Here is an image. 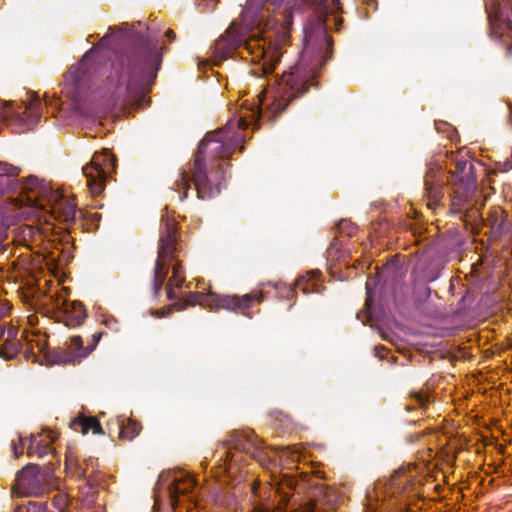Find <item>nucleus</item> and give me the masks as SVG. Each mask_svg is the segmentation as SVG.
I'll return each instance as SVG.
<instances>
[{
    "label": "nucleus",
    "mask_w": 512,
    "mask_h": 512,
    "mask_svg": "<svg viewBox=\"0 0 512 512\" xmlns=\"http://www.w3.org/2000/svg\"><path fill=\"white\" fill-rule=\"evenodd\" d=\"M303 51L300 63L290 72L284 73L275 86L264 90L257 95V101L248 104L243 102L237 116L230 119L225 127L209 132L200 142L195 159L192 176L183 171L177 190L183 189L180 196L183 200L187 196V190L192 181L196 187L199 198L214 197L219 190L208 189V181L205 171V161L216 157H227L236 149L242 148L241 144L245 136L242 130L249 125H256L260 116V105L268 101L267 113L272 118L279 115L288 104L296 97L302 95L307 89L308 75L315 77L320 69L331 57L332 39L330 34H304Z\"/></svg>",
    "instance_id": "1"
},
{
    "label": "nucleus",
    "mask_w": 512,
    "mask_h": 512,
    "mask_svg": "<svg viewBox=\"0 0 512 512\" xmlns=\"http://www.w3.org/2000/svg\"><path fill=\"white\" fill-rule=\"evenodd\" d=\"M20 198H14L12 215L5 212L1 222L11 226L18 220L31 217H44L49 223L50 218L60 221H72L76 214V203L63 190H52L48 183L36 177L25 179V185Z\"/></svg>",
    "instance_id": "2"
},
{
    "label": "nucleus",
    "mask_w": 512,
    "mask_h": 512,
    "mask_svg": "<svg viewBox=\"0 0 512 512\" xmlns=\"http://www.w3.org/2000/svg\"><path fill=\"white\" fill-rule=\"evenodd\" d=\"M296 4L284 0H247L238 19L224 32H287Z\"/></svg>",
    "instance_id": "3"
},
{
    "label": "nucleus",
    "mask_w": 512,
    "mask_h": 512,
    "mask_svg": "<svg viewBox=\"0 0 512 512\" xmlns=\"http://www.w3.org/2000/svg\"><path fill=\"white\" fill-rule=\"evenodd\" d=\"M243 34H221L215 42V53L220 58H226L242 45L246 50L255 54L256 58L263 59L265 73H271L282 55V48L290 41V34H274L264 37L245 39Z\"/></svg>",
    "instance_id": "4"
},
{
    "label": "nucleus",
    "mask_w": 512,
    "mask_h": 512,
    "mask_svg": "<svg viewBox=\"0 0 512 512\" xmlns=\"http://www.w3.org/2000/svg\"><path fill=\"white\" fill-rule=\"evenodd\" d=\"M176 241V223L167 219L160 234V247L154 272V290L156 294L161 290L171 267L172 275L169 277L166 286L167 297L170 300L182 296V287L185 282L181 264L178 261L174 262L173 254L176 251Z\"/></svg>",
    "instance_id": "5"
},
{
    "label": "nucleus",
    "mask_w": 512,
    "mask_h": 512,
    "mask_svg": "<svg viewBox=\"0 0 512 512\" xmlns=\"http://www.w3.org/2000/svg\"><path fill=\"white\" fill-rule=\"evenodd\" d=\"M142 85V70L119 60L113 64L107 78L105 95L113 105L125 106L137 100Z\"/></svg>",
    "instance_id": "6"
},
{
    "label": "nucleus",
    "mask_w": 512,
    "mask_h": 512,
    "mask_svg": "<svg viewBox=\"0 0 512 512\" xmlns=\"http://www.w3.org/2000/svg\"><path fill=\"white\" fill-rule=\"evenodd\" d=\"M41 101L38 95L31 93L27 101L21 104L0 103V121L6 122L17 133L32 129L41 116Z\"/></svg>",
    "instance_id": "7"
},
{
    "label": "nucleus",
    "mask_w": 512,
    "mask_h": 512,
    "mask_svg": "<svg viewBox=\"0 0 512 512\" xmlns=\"http://www.w3.org/2000/svg\"><path fill=\"white\" fill-rule=\"evenodd\" d=\"M115 170V158L108 149L94 153L91 162L82 171L87 179V186L93 196L100 195L109 175Z\"/></svg>",
    "instance_id": "8"
},
{
    "label": "nucleus",
    "mask_w": 512,
    "mask_h": 512,
    "mask_svg": "<svg viewBox=\"0 0 512 512\" xmlns=\"http://www.w3.org/2000/svg\"><path fill=\"white\" fill-rule=\"evenodd\" d=\"M94 54L87 52L79 63L70 67L64 76L62 94L73 101L80 98L87 81L96 73Z\"/></svg>",
    "instance_id": "9"
},
{
    "label": "nucleus",
    "mask_w": 512,
    "mask_h": 512,
    "mask_svg": "<svg viewBox=\"0 0 512 512\" xmlns=\"http://www.w3.org/2000/svg\"><path fill=\"white\" fill-rule=\"evenodd\" d=\"M452 179L454 182L452 207L455 212H461L476 191L472 165L467 161H458L452 173Z\"/></svg>",
    "instance_id": "10"
},
{
    "label": "nucleus",
    "mask_w": 512,
    "mask_h": 512,
    "mask_svg": "<svg viewBox=\"0 0 512 512\" xmlns=\"http://www.w3.org/2000/svg\"><path fill=\"white\" fill-rule=\"evenodd\" d=\"M53 309L57 310L60 319L66 326H78L85 318V310L81 302L67 299V288H59L50 296Z\"/></svg>",
    "instance_id": "11"
},
{
    "label": "nucleus",
    "mask_w": 512,
    "mask_h": 512,
    "mask_svg": "<svg viewBox=\"0 0 512 512\" xmlns=\"http://www.w3.org/2000/svg\"><path fill=\"white\" fill-rule=\"evenodd\" d=\"M57 432L51 430H43L37 434H31L29 438L23 439L19 436V444L13 443V454L15 458L23 453L25 443L28 441L27 454L43 457L53 451L51 444L57 439Z\"/></svg>",
    "instance_id": "12"
},
{
    "label": "nucleus",
    "mask_w": 512,
    "mask_h": 512,
    "mask_svg": "<svg viewBox=\"0 0 512 512\" xmlns=\"http://www.w3.org/2000/svg\"><path fill=\"white\" fill-rule=\"evenodd\" d=\"M18 173L19 169L17 167L0 162V195L11 194L10 207L3 211L1 217L7 211L9 215H12L14 213L12 209L13 199L22 196L23 189L21 186L25 185V180L16 179Z\"/></svg>",
    "instance_id": "13"
},
{
    "label": "nucleus",
    "mask_w": 512,
    "mask_h": 512,
    "mask_svg": "<svg viewBox=\"0 0 512 512\" xmlns=\"http://www.w3.org/2000/svg\"><path fill=\"white\" fill-rule=\"evenodd\" d=\"M262 293L261 292H252L249 294H245L241 297L237 295H217V294H209L207 301L213 303L218 308H223L232 311H241L244 312L248 309L253 303L261 302Z\"/></svg>",
    "instance_id": "14"
},
{
    "label": "nucleus",
    "mask_w": 512,
    "mask_h": 512,
    "mask_svg": "<svg viewBox=\"0 0 512 512\" xmlns=\"http://www.w3.org/2000/svg\"><path fill=\"white\" fill-rule=\"evenodd\" d=\"M413 477L410 467L397 470L387 482L384 484L378 483L376 485L375 491L368 494L369 501H371L374 496L378 497L379 491L382 489H385V493H390L391 495L406 491Z\"/></svg>",
    "instance_id": "15"
},
{
    "label": "nucleus",
    "mask_w": 512,
    "mask_h": 512,
    "mask_svg": "<svg viewBox=\"0 0 512 512\" xmlns=\"http://www.w3.org/2000/svg\"><path fill=\"white\" fill-rule=\"evenodd\" d=\"M339 501L338 493L333 488L320 487L318 499L309 500L302 506V512H326L336 508Z\"/></svg>",
    "instance_id": "16"
},
{
    "label": "nucleus",
    "mask_w": 512,
    "mask_h": 512,
    "mask_svg": "<svg viewBox=\"0 0 512 512\" xmlns=\"http://www.w3.org/2000/svg\"><path fill=\"white\" fill-rule=\"evenodd\" d=\"M95 460L92 458L80 461L74 451L69 449L66 453L65 469L68 475L75 478H86L94 473Z\"/></svg>",
    "instance_id": "17"
},
{
    "label": "nucleus",
    "mask_w": 512,
    "mask_h": 512,
    "mask_svg": "<svg viewBox=\"0 0 512 512\" xmlns=\"http://www.w3.org/2000/svg\"><path fill=\"white\" fill-rule=\"evenodd\" d=\"M97 341L98 340L94 336L93 344L84 348L81 337H71L69 343L67 344L66 353L60 358V361L63 363H74L82 358H85L93 351Z\"/></svg>",
    "instance_id": "18"
},
{
    "label": "nucleus",
    "mask_w": 512,
    "mask_h": 512,
    "mask_svg": "<svg viewBox=\"0 0 512 512\" xmlns=\"http://www.w3.org/2000/svg\"><path fill=\"white\" fill-rule=\"evenodd\" d=\"M173 486L170 489L171 505L175 507L178 503L177 498L194 490L196 487L195 480L184 472L175 473L173 476Z\"/></svg>",
    "instance_id": "19"
},
{
    "label": "nucleus",
    "mask_w": 512,
    "mask_h": 512,
    "mask_svg": "<svg viewBox=\"0 0 512 512\" xmlns=\"http://www.w3.org/2000/svg\"><path fill=\"white\" fill-rule=\"evenodd\" d=\"M302 4L314 6L319 12H324L328 9V0H301ZM329 22H333L335 25L338 24L339 19L336 16L327 17L323 13H320L318 17L319 27L316 28L315 32H331Z\"/></svg>",
    "instance_id": "20"
},
{
    "label": "nucleus",
    "mask_w": 512,
    "mask_h": 512,
    "mask_svg": "<svg viewBox=\"0 0 512 512\" xmlns=\"http://www.w3.org/2000/svg\"><path fill=\"white\" fill-rule=\"evenodd\" d=\"M71 428L76 432H81L83 435L92 431L94 434H101L102 429L96 418L78 416L71 421Z\"/></svg>",
    "instance_id": "21"
},
{
    "label": "nucleus",
    "mask_w": 512,
    "mask_h": 512,
    "mask_svg": "<svg viewBox=\"0 0 512 512\" xmlns=\"http://www.w3.org/2000/svg\"><path fill=\"white\" fill-rule=\"evenodd\" d=\"M425 186L428 196L427 206L430 209H435L441 200V190L438 182L434 181L433 172L426 175Z\"/></svg>",
    "instance_id": "22"
},
{
    "label": "nucleus",
    "mask_w": 512,
    "mask_h": 512,
    "mask_svg": "<svg viewBox=\"0 0 512 512\" xmlns=\"http://www.w3.org/2000/svg\"><path fill=\"white\" fill-rule=\"evenodd\" d=\"M320 273L317 272H311L307 276H302L297 279L295 283V290H300L304 294L310 293V292H317L318 291V285L317 281L319 279Z\"/></svg>",
    "instance_id": "23"
},
{
    "label": "nucleus",
    "mask_w": 512,
    "mask_h": 512,
    "mask_svg": "<svg viewBox=\"0 0 512 512\" xmlns=\"http://www.w3.org/2000/svg\"><path fill=\"white\" fill-rule=\"evenodd\" d=\"M67 504V498L65 495H57L53 499V507L56 511L49 510L46 506L39 503H29L26 508V512H65V506Z\"/></svg>",
    "instance_id": "24"
},
{
    "label": "nucleus",
    "mask_w": 512,
    "mask_h": 512,
    "mask_svg": "<svg viewBox=\"0 0 512 512\" xmlns=\"http://www.w3.org/2000/svg\"><path fill=\"white\" fill-rule=\"evenodd\" d=\"M219 461L222 462L219 466V470L228 474L229 476L234 475L238 470L237 458L234 453H232L231 448L228 451H224L219 455Z\"/></svg>",
    "instance_id": "25"
},
{
    "label": "nucleus",
    "mask_w": 512,
    "mask_h": 512,
    "mask_svg": "<svg viewBox=\"0 0 512 512\" xmlns=\"http://www.w3.org/2000/svg\"><path fill=\"white\" fill-rule=\"evenodd\" d=\"M38 466L37 465H27L24 467L17 475V485L19 487L30 486L34 483V478L37 477L38 474Z\"/></svg>",
    "instance_id": "26"
},
{
    "label": "nucleus",
    "mask_w": 512,
    "mask_h": 512,
    "mask_svg": "<svg viewBox=\"0 0 512 512\" xmlns=\"http://www.w3.org/2000/svg\"><path fill=\"white\" fill-rule=\"evenodd\" d=\"M8 337L6 339V344L4 349H0V357L3 358H12L18 351V342H15L13 338H15L17 331L13 327L9 328L7 331Z\"/></svg>",
    "instance_id": "27"
},
{
    "label": "nucleus",
    "mask_w": 512,
    "mask_h": 512,
    "mask_svg": "<svg viewBox=\"0 0 512 512\" xmlns=\"http://www.w3.org/2000/svg\"><path fill=\"white\" fill-rule=\"evenodd\" d=\"M144 29H146L148 32H154V28L146 27V24L142 22H123L121 23V25L118 26H110L107 32H143Z\"/></svg>",
    "instance_id": "28"
},
{
    "label": "nucleus",
    "mask_w": 512,
    "mask_h": 512,
    "mask_svg": "<svg viewBox=\"0 0 512 512\" xmlns=\"http://www.w3.org/2000/svg\"><path fill=\"white\" fill-rule=\"evenodd\" d=\"M486 12L488 15V20L492 26L491 32H495L494 31L495 29L500 28V26H498V24H497V22L500 20V16H501L499 4L494 1H491V3H486Z\"/></svg>",
    "instance_id": "29"
},
{
    "label": "nucleus",
    "mask_w": 512,
    "mask_h": 512,
    "mask_svg": "<svg viewBox=\"0 0 512 512\" xmlns=\"http://www.w3.org/2000/svg\"><path fill=\"white\" fill-rule=\"evenodd\" d=\"M140 425L133 421L127 420L126 424H122L120 428V437L128 440H132L140 432Z\"/></svg>",
    "instance_id": "30"
},
{
    "label": "nucleus",
    "mask_w": 512,
    "mask_h": 512,
    "mask_svg": "<svg viewBox=\"0 0 512 512\" xmlns=\"http://www.w3.org/2000/svg\"><path fill=\"white\" fill-rule=\"evenodd\" d=\"M22 233L25 241L29 239L32 243H36L41 240L44 229L40 230L28 225L23 228Z\"/></svg>",
    "instance_id": "31"
},
{
    "label": "nucleus",
    "mask_w": 512,
    "mask_h": 512,
    "mask_svg": "<svg viewBox=\"0 0 512 512\" xmlns=\"http://www.w3.org/2000/svg\"><path fill=\"white\" fill-rule=\"evenodd\" d=\"M250 443L251 440L248 435L237 434L235 438L231 441V445L235 449H242L247 453H250Z\"/></svg>",
    "instance_id": "32"
},
{
    "label": "nucleus",
    "mask_w": 512,
    "mask_h": 512,
    "mask_svg": "<svg viewBox=\"0 0 512 512\" xmlns=\"http://www.w3.org/2000/svg\"><path fill=\"white\" fill-rule=\"evenodd\" d=\"M412 397L415 398L420 407H425V405L429 402V395L426 392H415L412 394Z\"/></svg>",
    "instance_id": "33"
},
{
    "label": "nucleus",
    "mask_w": 512,
    "mask_h": 512,
    "mask_svg": "<svg viewBox=\"0 0 512 512\" xmlns=\"http://www.w3.org/2000/svg\"><path fill=\"white\" fill-rule=\"evenodd\" d=\"M103 324L111 330H118V321L113 316H105Z\"/></svg>",
    "instance_id": "34"
},
{
    "label": "nucleus",
    "mask_w": 512,
    "mask_h": 512,
    "mask_svg": "<svg viewBox=\"0 0 512 512\" xmlns=\"http://www.w3.org/2000/svg\"><path fill=\"white\" fill-rule=\"evenodd\" d=\"M217 2L218 0H199L198 7L203 11L211 10L216 6Z\"/></svg>",
    "instance_id": "35"
},
{
    "label": "nucleus",
    "mask_w": 512,
    "mask_h": 512,
    "mask_svg": "<svg viewBox=\"0 0 512 512\" xmlns=\"http://www.w3.org/2000/svg\"><path fill=\"white\" fill-rule=\"evenodd\" d=\"M497 38H499V41L500 42H511L508 46V51L511 52L512 51V34L510 33H507V34H494Z\"/></svg>",
    "instance_id": "36"
},
{
    "label": "nucleus",
    "mask_w": 512,
    "mask_h": 512,
    "mask_svg": "<svg viewBox=\"0 0 512 512\" xmlns=\"http://www.w3.org/2000/svg\"><path fill=\"white\" fill-rule=\"evenodd\" d=\"M149 59L153 63H157V64L160 63V52H159V49L157 47H154L153 49L150 50V52H149Z\"/></svg>",
    "instance_id": "37"
},
{
    "label": "nucleus",
    "mask_w": 512,
    "mask_h": 512,
    "mask_svg": "<svg viewBox=\"0 0 512 512\" xmlns=\"http://www.w3.org/2000/svg\"><path fill=\"white\" fill-rule=\"evenodd\" d=\"M45 103L49 106L58 107L61 103L60 99H53L50 100L48 95H45Z\"/></svg>",
    "instance_id": "38"
},
{
    "label": "nucleus",
    "mask_w": 512,
    "mask_h": 512,
    "mask_svg": "<svg viewBox=\"0 0 512 512\" xmlns=\"http://www.w3.org/2000/svg\"><path fill=\"white\" fill-rule=\"evenodd\" d=\"M27 322L30 326H35L38 323V317L36 315L27 316Z\"/></svg>",
    "instance_id": "39"
},
{
    "label": "nucleus",
    "mask_w": 512,
    "mask_h": 512,
    "mask_svg": "<svg viewBox=\"0 0 512 512\" xmlns=\"http://www.w3.org/2000/svg\"><path fill=\"white\" fill-rule=\"evenodd\" d=\"M192 298H194L192 301L193 302H198L200 304H202V300H200V298H202V295H199V294H192L191 295Z\"/></svg>",
    "instance_id": "40"
},
{
    "label": "nucleus",
    "mask_w": 512,
    "mask_h": 512,
    "mask_svg": "<svg viewBox=\"0 0 512 512\" xmlns=\"http://www.w3.org/2000/svg\"><path fill=\"white\" fill-rule=\"evenodd\" d=\"M369 7L376 8L375 0H363Z\"/></svg>",
    "instance_id": "41"
},
{
    "label": "nucleus",
    "mask_w": 512,
    "mask_h": 512,
    "mask_svg": "<svg viewBox=\"0 0 512 512\" xmlns=\"http://www.w3.org/2000/svg\"><path fill=\"white\" fill-rule=\"evenodd\" d=\"M166 315V310L162 309V310H157L155 312V316L157 317H164Z\"/></svg>",
    "instance_id": "42"
},
{
    "label": "nucleus",
    "mask_w": 512,
    "mask_h": 512,
    "mask_svg": "<svg viewBox=\"0 0 512 512\" xmlns=\"http://www.w3.org/2000/svg\"><path fill=\"white\" fill-rule=\"evenodd\" d=\"M366 290H367V295H368V298H370V294H371V291H370V284L369 282L366 283ZM369 299H367L368 301Z\"/></svg>",
    "instance_id": "43"
},
{
    "label": "nucleus",
    "mask_w": 512,
    "mask_h": 512,
    "mask_svg": "<svg viewBox=\"0 0 512 512\" xmlns=\"http://www.w3.org/2000/svg\"><path fill=\"white\" fill-rule=\"evenodd\" d=\"M4 331H5V324L0 323V337L4 334Z\"/></svg>",
    "instance_id": "44"
},
{
    "label": "nucleus",
    "mask_w": 512,
    "mask_h": 512,
    "mask_svg": "<svg viewBox=\"0 0 512 512\" xmlns=\"http://www.w3.org/2000/svg\"><path fill=\"white\" fill-rule=\"evenodd\" d=\"M257 485H258V484L254 483V484L252 485V488H251V489H252V491H253V493H254L255 495H257V493H258V492H257V489H258Z\"/></svg>",
    "instance_id": "45"
},
{
    "label": "nucleus",
    "mask_w": 512,
    "mask_h": 512,
    "mask_svg": "<svg viewBox=\"0 0 512 512\" xmlns=\"http://www.w3.org/2000/svg\"><path fill=\"white\" fill-rule=\"evenodd\" d=\"M299 457L298 455V452L297 451H293L292 452V460L294 461L295 459H297Z\"/></svg>",
    "instance_id": "46"
},
{
    "label": "nucleus",
    "mask_w": 512,
    "mask_h": 512,
    "mask_svg": "<svg viewBox=\"0 0 512 512\" xmlns=\"http://www.w3.org/2000/svg\"><path fill=\"white\" fill-rule=\"evenodd\" d=\"M94 502L93 496H91V499L87 500V505H90Z\"/></svg>",
    "instance_id": "47"
},
{
    "label": "nucleus",
    "mask_w": 512,
    "mask_h": 512,
    "mask_svg": "<svg viewBox=\"0 0 512 512\" xmlns=\"http://www.w3.org/2000/svg\"><path fill=\"white\" fill-rule=\"evenodd\" d=\"M162 32H168V33H171V32H173V30H172L171 28H167V29L163 30Z\"/></svg>",
    "instance_id": "48"
},
{
    "label": "nucleus",
    "mask_w": 512,
    "mask_h": 512,
    "mask_svg": "<svg viewBox=\"0 0 512 512\" xmlns=\"http://www.w3.org/2000/svg\"><path fill=\"white\" fill-rule=\"evenodd\" d=\"M286 289L288 290V293H289V294H293V293H294V290H293V289H291V288H286Z\"/></svg>",
    "instance_id": "49"
},
{
    "label": "nucleus",
    "mask_w": 512,
    "mask_h": 512,
    "mask_svg": "<svg viewBox=\"0 0 512 512\" xmlns=\"http://www.w3.org/2000/svg\"><path fill=\"white\" fill-rule=\"evenodd\" d=\"M306 32H311L310 30H308L307 28H304L303 29V33H306Z\"/></svg>",
    "instance_id": "50"
},
{
    "label": "nucleus",
    "mask_w": 512,
    "mask_h": 512,
    "mask_svg": "<svg viewBox=\"0 0 512 512\" xmlns=\"http://www.w3.org/2000/svg\"><path fill=\"white\" fill-rule=\"evenodd\" d=\"M259 512H266V511L261 509Z\"/></svg>",
    "instance_id": "51"
}]
</instances>
